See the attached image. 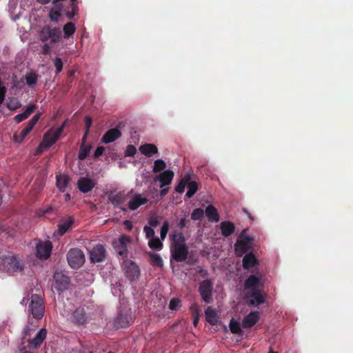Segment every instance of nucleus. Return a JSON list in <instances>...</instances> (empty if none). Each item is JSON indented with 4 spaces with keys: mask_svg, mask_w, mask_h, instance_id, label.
Instances as JSON below:
<instances>
[{
    "mask_svg": "<svg viewBox=\"0 0 353 353\" xmlns=\"http://www.w3.org/2000/svg\"><path fill=\"white\" fill-rule=\"evenodd\" d=\"M77 12H78V6L77 5V10L74 11V10H73V8L72 7V10L71 12H68L66 13V16L69 18V19H72L75 14H77Z\"/></svg>",
    "mask_w": 353,
    "mask_h": 353,
    "instance_id": "obj_55",
    "label": "nucleus"
},
{
    "mask_svg": "<svg viewBox=\"0 0 353 353\" xmlns=\"http://www.w3.org/2000/svg\"><path fill=\"white\" fill-rule=\"evenodd\" d=\"M205 214L208 217L209 220L213 222H218L219 220V214L216 209L210 205L205 209Z\"/></svg>",
    "mask_w": 353,
    "mask_h": 353,
    "instance_id": "obj_31",
    "label": "nucleus"
},
{
    "mask_svg": "<svg viewBox=\"0 0 353 353\" xmlns=\"http://www.w3.org/2000/svg\"><path fill=\"white\" fill-rule=\"evenodd\" d=\"M64 126L65 123H63V125L57 130L54 131L53 130H50L47 133H46L41 143L39 144V146L37 149V152H41L54 144L59 139Z\"/></svg>",
    "mask_w": 353,
    "mask_h": 353,
    "instance_id": "obj_5",
    "label": "nucleus"
},
{
    "mask_svg": "<svg viewBox=\"0 0 353 353\" xmlns=\"http://www.w3.org/2000/svg\"><path fill=\"white\" fill-rule=\"evenodd\" d=\"M106 251L103 245H97L90 250V259L92 263H99L105 260Z\"/></svg>",
    "mask_w": 353,
    "mask_h": 353,
    "instance_id": "obj_16",
    "label": "nucleus"
},
{
    "mask_svg": "<svg viewBox=\"0 0 353 353\" xmlns=\"http://www.w3.org/2000/svg\"><path fill=\"white\" fill-rule=\"evenodd\" d=\"M130 240L129 236L123 235L113 242V246L119 255L121 256H127V245L130 243Z\"/></svg>",
    "mask_w": 353,
    "mask_h": 353,
    "instance_id": "obj_13",
    "label": "nucleus"
},
{
    "mask_svg": "<svg viewBox=\"0 0 353 353\" xmlns=\"http://www.w3.org/2000/svg\"><path fill=\"white\" fill-rule=\"evenodd\" d=\"M143 231L145 234V236L148 239L154 238V230L149 226H145L143 228Z\"/></svg>",
    "mask_w": 353,
    "mask_h": 353,
    "instance_id": "obj_47",
    "label": "nucleus"
},
{
    "mask_svg": "<svg viewBox=\"0 0 353 353\" xmlns=\"http://www.w3.org/2000/svg\"><path fill=\"white\" fill-rule=\"evenodd\" d=\"M52 249L50 241L39 242L37 245V256L41 259H47L51 254Z\"/></svg>",
    "mask_w": 353,
    "mask_h": 353,
    "instance_id": "obj_17",
    "label": "nucleus"
},
{
    "mask_svg": "<svg viewBox=\"0 0 353 353\" xmlns=\"http://www.w3.org/2000/svg\"><path fill=\"white\" fill-rule=\"evenodd\" d=\"M39 3L41 4H47L51 0H37Z\"/></svg>",
    "mask_w": 353,
    "mask_h": 353,
    "instance_id": "obj_59",
    "label": "nucleus"
},
{
    "mask_svg": "<svg viewBox=\"0 0 353 353\" xmlns=\"http://www.w3.org/2000/svg\"><path fill=\"white\" fill-rule=\"evenodd\" d=\"M88 319V314L83 307H77L70 317V320L76 325H83L87 323Z\"/></svg>",
    "mask_w": 353,
    "mask_h": 353,
    "instance_id": "obj_14",
    "label": "nucleus"
},
{
    "mask_svg": "<svg viewBox=\"0 0 353 353\" xmlns=\"http://www.w3.org/2000/svg\"><path fill=\"white\" fill-rule=\"evenodd\" d=\"M139 150L141 154L148 157H150L158 152L157 147L152 143L143 144L139 147Z\"/></svg>",
    "mask_w": 353,
    "mask_h": 353,
    "instance_id": "obj_25",
    "label": "nucleus"
},
{
    "mask_svg": "<svg viewBox=\"0 0 353 353\" xmlns=\"http://www.w3.org/2000/svg\"><path fill=\"white\" fill-rule=\"evenodd\" d=\"M243 212L248 215V216L250 219H252V220L253 219L252 217L251 216L250 214H249L248 211L245 208H243Z\"/></svg>",
    "mask_w": 353,
    "mask_h": 353,
    "instance_id": "obj_62",
    "label": "nucleus"
},
{
    "mask_svg": "<svg viewBox=\"0 0 353 353\" xmlns=\"http://www.w3.org/2000/svg\"><path fill=\"white\" fill-rule=\"evenodd\" d=\"M26 83L30 85H34L37 82V75L35 73H28L26 74Z\"/></svg>",
    "mask_w": 353,
    "mask_h": 353,
    "instance_id": "obj_39",
    "label": "nucleus"
},
{
    "mask_svg": "<svg viewBox=\"0 0 353 353\" xmlns=\"http://www.w3.org/2000/svg\"><path fill=\"white\" fill-rule=\"evenodd\" d=\"M39 119V114H35L28 123L27 126L23 128L19 134H14V138L17 142L21 143L25 139V137L29 134V132L32 130L34 126L38 122Z\"/></svg>",
    "mask_w": 353,
    "mask_h": 353,
    "instance_id": "obj_15",
    "label": "nucleus"
},
{
    "mask_svg": "<svg viewBox=\"0 0 353 353\" xmlns=\"http://www.w3.org/2000/svg\"><path fill=\"white\" fill-rule=\"evenodd\" d=\"M168 192V188H163L161 190L160 192V195L161 196H164Z\"/></svg>",
    "mask_w": 353,
    "mask_h": 353,
    "instance_id": "obj_57",
    "label": "nucleus"
},
{
    "mask_svg": "<svg viewBox=\"0 0 353 353\" xmlns=\"http://www.w3.org/2000/svg\"><path fill=\"white\" fill-rule=\"evenodd\" d=\"M180 301L178 299H173L170 301L169 307L172 310H176L179 307Z\"/></svg>",
    "mask_w": 353,
    "mask_h": 353,
    "instance_id": "obj_49",
    "label": "nucleus"
},
{
    "mask_svg": "<svg viewBox=\"0 0 353 353\" xmlns=\"http://www.w3.org/2000/svg\"><path fill=\"white\" fill-rule=\"evenodd\" d=\"M190 180V174H185L181 181L179 183V184L176 186L175 190L179 193H183L185 190V187L187 184V183Z\"/></svg>",
    "mask_w": 353,
    "mask_h": 353,
    "instance_id": "obj_35",
    "label": "nucleus"
},
{
    "mask_svg": "<svg viewBox=\"0 0 353 353\" xmlns=\"http://www.w3.org/2000/svg\"><path fill=\"white\" fill-rule=\"evenodd\" d=\"M76 30L75 25L72 23L69 22L67 23L63 28V37L65 39L69 38L71 35H72Z\"/></svg>",
    "mask_w": 353,
    "mask_h": 353,
    "instance_id": "obj_34",
    "label": "nucleus"
},
{
    "mask_svg": "<svg viewBox=\"0 0 353 353\" xmlns=\"http://www.w3.org/2000/svg\"><path fill=\"white\" fill-rule=\"evenodd\" d=\"M60 16L59 11L55 10L50 12V18L52 21H57Z\"/></svg>",
    "mask_w": 353,
    "mask_h": 353,
    "instance_id": "obj_50",
    "label": "nucleus"
},
{
    "mask_svg": "<svg viewBox=\"0 0 353 353\" xmlns=\"http://www.w3.org/2000/svg\"><path fill=\"white\" fill-rule=\"evenodd\" d=\"M203 215V210L200 208H196L193 210L192 214H191V219L192 220H199L200 219Z\"/></svg>",
    "mask_w": 353,
    "mask_h": 353,
    "instance_id": "obj_42",
    "label": "nucleus"
},
{
    "mask_svg": "<svg viewBox=\"0 0 353 353\" xmlns=\"http://www.w3.org/2000/svg\"><path fill=\"white\" fill-rule=\"evenodd\" d=\"M221 234L224 236H230L235 230L234 225L230 221H223L220 225Z\"/></svg>",
    "mask_w": 353,
    "mask_h": 353,
    "instance_id": "obj_26",
    "label": "nucleus"
},
{
    "mask_svg": "<svg viewBox=\"0 0 353 353\" xmlns=\"http://www.w3.org/2000/svg\"><path fill=\"white\" fill-rule=\"evenodd\" d=\"M174 172L173 171L170 170H167L161 173L159 176H156L154 178V181H159L160 184V188H163L167 185H169L171 183L173 177H174Z\"/></svg>",
    "mask_w": 353,
    "mask_h": 353,
    "instance_id": "obj_19",
    "label": "nucleus"
},
{
    "mask_svg": "<svg viewBox=\"0 0 353 353\" xmlns=\"http://www.w3.org/2000/svg\"><path fill=\"white\" fill-rule=\"evenodd\" d=\"M259 313L258 312H252L245 316L242 321L243 328H250L254 325L259 321Z\"/></svg>",
    "mask_w": 353,
    "mask_h": 353,
    "instance_id": "obj_22",
    "label": "nucleus"
},
{
    "mask_svg": "<svg viewBox=\"0 0 353 353\" xmlns=\"http://www.w3.org/2000/svg\"><path fill=\"white\" fill-rule=\"evenodd\" d=\"M85 121V134L83 136V139H85L88 132H89L90 128L92 125V119H91V118L86 117Z\"/></svg>",
    "mask_w": 353,
    "mask_h": 353,
    "instance_id": "obj_51",
    "label": "nucleus"
},
{
    "mask_svg": "<svg viewBox=\"0 0 353 353\" xmlns=\"http://www.w3.org/2000/svg\"><path fill=\"white\" fill-rule=\"evenodd\" d=\"M172 243L170 248L172 257L177 262L186 260L188 250L185 245V240L182 233L175 232L172 234Z\"/></svg>",
    "mask_w": 353,
    "mask_h": 353,
    "instance_id": "obj_2",
    "label": "nucleus"
},
{
    "mask_svg": "<svg viewBox=\"0 0 353 353\" xmlns=\"http://www.w3.org/2000/svg\"><path fill=\"white\" fill-rule=\"evenodd\" d=\"M148 256L151 261V264L154 266H157L159 268L163 267V261L159 254L154 252H148Z\"/></svg>",
    "mask_w": 353,
    "mask_h": 353,
    "instance_id": "obj_33",
    "label": "nucleus"
},
{
    "mask_svg": "<svg viewBox=\"0 0 353 353\" xmlns=\"http://www.w3.org/2000/svg\"><path fill=\"white\" fill-rule=\"evenodd\" d=\"M212 282L206 279L199 285V292L202 299L207 303L212 301Z\"/></svg>",
    "mask_w": 353,
    "mask_h": 353,
    "instance_id": "obj_12",
    "label": "nucleus"
},
{
    "mask_svg": "<svg viewBox=\"0 0 353 353\" xmlns=\"http://www.w3.org/2000/svg\"><path fill=\"white\" fill-rule=\"evenodd\" d=\"M6 92L7 88L0 79V105L3 103V101L5 100Z\"/></svg>",
    "mask_w": 353,
    "mask_h": 353,
    "instance_id": "obj_43",
    "label": "nucleus"
},
{
    "mask_svg": "<svg viewBox=\"0 0 353 353\" xmlns=\"http://www.w3.org/2000/svg\"><path fill=\"white\" fill-rule=\"evenodd\" d=\"M90 152V148L87 147H81L79 152V158L81 160L85 159Z\"/></svg>",
    "mask_w": 353,
    "mask_h": 353,
    "instance_id": "obj_44",
    "label": "nucleus"
},
{
    "mask_svg": "<svg viewBox=\"0 0 353 353\" xmlns=\"http://www.w3.org/2000/svg\"><path fill=\"white\" fill-rule=\"evenodd\" d=\"M206 321L211 325H214L219 321V316L217 312L212 307H208L205 311Z\"/></svg>",
    "mask_w": 353,
    "mask_h": 353,
    "instance_id": "obj_24",
    "label": "nucleus"
},
{
    "mask_svg": "<svg viewBox=\"0 0 353 353\" xmlns=\"http://www.w3.org/2000/svg\"><path fill=\"white\" fill-rule=\"evenodd\" d=\"M166 167V163L161 159H157L154 163L153 172H159L164 170Z\"/></svg>",
    "mask_w": 353,
    "mask_h": 353,
    "instance_id": "obj_38",
    "label": "nucleus"
},
{
    "mask_svg": "<svg viewBox=\"0 0 353 353\" xmlns=\"http://www.w3.org/2000/svg\"><path fill=\"white\" fill-rule=\"evenodd\" d=\"M148 223L150 227H157L159 224V218L158 216H153L149 219Z\"/></svg>",
    "mask_w": 353,
    "mask_h": 353,
    "instance_id": "obj_52",
    "label": "nucleus"
},
{
    "mask_svg": "<svg viewBox=\"0 0 353 353\" xmlns=\"http://www.w3.org/2000/svg\"><path fill=\"white\" fill-rule=\"evenodd\" d=\"M54 287L59 292H63L70 285V278L62 272H56L54 274Z\"/></svg>",
    "mask_w": 353,
    "mask_h": 353,
    "instance_id": "obj_10",
    "label": "nucleus"
},
{
    "mask_svg": "<svg viewBox=\"0 0 353 353\" xmlns=\"http://www.w3.org/2000/svg\"><path fill=\"white\" fill-rule=\"evenodd\" d=\"M187 222H188V220H186L185 218H182L181 219V220L179 221V223H178V226L180 228H183L184 227L186 226V224H187Z\"/></svg>",
    "mask_w": 353,
    "mask_h": 353,
    "instance_id": "obj_56",
    "label": "nucleus"
},
{
    "mask_svg": "<svg viewBox=\"0 0 353 353\" xmlns=\"http://www.w3.org/2000/svg\"><path fill=\"white\" fill-rule=\"evenodd\" d=\"M245 288L248 290L247 298L251 305H259L265 301L262 275L249 276L245 280Z\"/></svg>",
    "mask_w": 353,
    "mask_h": 353,
    "instance_id": "obj_1",
    "label": "nucleus"
},
{
    "mask_svg": "<svg viewBox=\"0 0 353 353\" xmlns=\"http://www.w3.org/2000/svg\"><path fill=\"white\" fill-rule=\"evenodd\" d=\"M121 132L118 128H112L104 134L101 141L104 143H112L121 137Z\"/></svg>",
    "mask_w": 353,
    "mask_h": 353,
    "instance_id": "obj_20",
    "label": "nucleus"
},
{
    "mask_svg": "<svg viewBox=\"0 0 353 353\" xmlns=\"http://www.w3.org/2000/svg\"><path fill=\"white\" fill-rule=\"evenodd\" d=\"M44 303L43 299L38 294L31 296V302L29 305V312L33 317L40 319L44 314Z\"/></svg>",
    "mask_w": 353,
    "mask_h": 353,
    "instance_id": "obj_6",
    "label": "nucleus"
},
{
    "mask_svg": "<svg viewBox=\"0 0 353 353\" xmlns=\"http://www.w3.org/2000/svg\"><path fill=\"white\" fill-rule=\"evenodd\" d=\"M34 110L35 105H30L23 113L16 115L14 117V120L16 121V123H19L20 122L26 120L31 114H32Z\"/></svg>",
    "mask_w": 353,
    "mask_h": 353,
    "instance_id": "obj_28",
    "label": "nucleus"
},
{
    "mask_svg": "<svg viewBox=\"0 0 353 353\" xmlns=\"http://www.w3.org/2000/svg\"><path fill=\"white\" fill-rule=\"evenodd\" d=\"M133 318L132 312L129 309L121 310L117 317L115 319L114 325L118 327H125L130 325L132 322Z\"/></svg>",
    "mask_w": 353,
    "mask_h": 353,
    "instance_id": "obj_11",
    "label": "nucleus"
},
{
    "mask_svg": "<svg viewBox=\"0 0 353 353\" xmlns=\"http://www.w3.org/2000/svg\"><path fill=\"white\" fill-rule=\"evenodd\" d=\"M51 51V47L48 43H45L42 48L43 54H49Z\"/></svg>",
    "mask_w": 353,
    "mask_h": 353,
    "instance_id": "obj_54",
    "label": "nucleus"
},
{
    "mask_svg": "<svg viewBox=\"0 0 353 353\" xmlns=\"http://www.w3.org/2000/svg\"><path fill=\"white\" fill-rule=\"evenodd\" d=\"M256 263V259L252 254H248L243 259V266L245 269L252 268Z\"/></svg>",
    "mask_w": 353,
    "mask_h": 353,
    "instance_id": "obj_32",
    "label": "nucleus"
},
{
    "mask_svg": "<svg viewBox=\"0 0 353 353\" xmlns=\"http://www.w3.org/2000/svg\"><path fill=\"white\" fill-rule=\"evenodd\" d=\"M137 152L136 148L132 145H129L127 146L126 150L125 151V155L126 157H134Z\"/></svg>",
    "mask_w": 353,
    "mask_h": 353,
    "instance_id": "obj_45",
    "label": "nucleus"
},
{
    "mask_svg": "<svg viewBox=\"0 0 353 353\" xmlns=\"http://www.w3.org/2000/svg\"><path fill=\"white\" fill-rule=\"evenodd\" d=\"M30 331H32V330L29 329V328H26L24 330V334L26 335L28 334V332H30Z\"/></svg>",
    "mask_w": 353,
    "mask_h": 353,
    "instance_id": "obj_64",
    "label": "nucleus"
},
{
    "mask_svg": "<svg viewBox=\"0 0 353 353\" xmlns=\"http://www.w3.org/2000/svg\"><path fill=\"white\" fill-rule=\"evenodd\" d=\"M230 329L231 332L234 334H241V329L240 324L235 321L234 319H232L230 323Z\"/></svg>",
    "mask_w": 353,
    "mask_h": 353,
    "instance_id": "obj_40",
    "label": "nucleus"
},
{
    "mask_svg": "<svg viewBox=\"0 0 353 353\" xmlns=\"http://www.w3.org/2000/svg\"><path fill=\"white\" fill-rule=\"evenodd\" d=\"M188 185V192H186V196L188 198H191L197 191L198 185L195 181H190V180L187 183Z\"/></svg>",
    "mask_w": 353,
    "mask_h": 353,
    "instance_id": "obj_36",
    "label": "nucleus"
},
{
    "mask_svg": "<svg viewBox=\"0 0 353 353\" xmlns=\"http://www.w3.org/2000/svg\"><path fill=\"white\" fill-rule=\"evenodd\" d=\"M148 201V199L143 196L141 194H130L128 201V208L133 211L138 209L141 205L145 204Z\"/></svg>",
    "mask_w": 353,
    "mask_h": 353,
    "instance_id": "obj_18",
    "label": "nucleus"
},
{
    "mask_svg": "<svg viewBox=\"0 0 353 353\" xmlns=\"http://www.w3.org/2000/svg\"><path fill=\"white\" fill-rule=\"evenodd\" d=\"M168 230H169V223L167 221H165L163 222V225L161 228V232H160L161 239L162 240H164L165 238L166 237Z\"/></svg>",
    "mask_w": 353,
    "mask_h": 353,
    "instance_id": "obj_41",
    "label": "nucleus"
},
{
    "mask_svg": "<svg viewBox=\"0 0 353 353\" xmlns=\"http://www.w3.org/2000/svg\"><path fill=\"white\" fill-rule=\"evenodd\" d=\"M23 269L22 262L14 255H8L0 258V270L8 273L21 271Z\"/></svg>",
    "mask_w": 353,
    "mask_h": 353,
    "instance_id": "obj_3",
    "label": "nucleus"
},
{
    "mask_svg": "<svg viewBox=\"0 0 353 353\" xmlns=\"http://www.w3.org/2000/svg\"><path fill=\"white\" fill-rule=\"evenodd\" d=\"M54 65L56 68V73H59L63 68V63L61 59L59 57H56L54 61Z\"/></svg>",
    "mask_w": 353,
    "mask_h": 353,
    "instance_id": "obj_46",
    "label": "nucleus"
},
{
    "mask_svg": "<svg viewBox=\"0 0 353 353\" xmlns=\"http://www.w3.org/2000/svg\"><path fill=\"white\" fill-rule=\"evenodd\" d=\"M67 260L71 268H78L84 263L85 256L81 250L73 248L70 250L68 252Z\"/></svg>",
    "mask_w": 353,
    "mask_h": 353,
    "instance_id": "obj_7",
    "label": "nucleus"
},
{
    "mask_svg": "<svg viewBox=\"0 0 353 353\" xmlns=\"http://www.w3.org/2000/svg\"><path fill=\"white\" fill-rule=\"evenodd\" d=\"M73 219L71 216L63 220L59 225L58 232L60 235L65 234L73 223Z\"/></svg>",
    "mask_w": 353,
    "mask_h": 353,
    "instance_id": "obj_29",
    "label": "nucleus"
},
{
    "mask_svg": "<svg viewBox=\"0 0 353 353\" xmlns=\"http://www.w3.org/2000/svg\"><path fill=\"white\" fill-rule=\"evenodd\" d=\"M198 322H199V317L198 316H195L194 319V321H193L194 325L196 326Z\"/></svg>",
    "mask_w": 353,
    "mask_h": 353,
    "instance_id": "obj_61",
    "label": "nucleus"
},
{
    "mask_svg": "<svg viewBox=\"0 0 353 353\" xmlns=\"http://www.w3.org/2000/svg\"><path fill=\"white\" fill-rule=\"evenodd\" d=\"M104 150H105L104 147H103V146L97 147V148L96 149L95 152H94V157H100L101 155L103 154Z\"/></svg>",
    "mask_w": 353,
    "mask_h": 353,
    "instance_id": "obj_53",
    "label": "nucleus"
},
{
    "mask_svg": "<svg viewBox=\"0 0 353 353\" xmlns=\"http://www.w3.org/2000/svg\"><path fill=\"white\" fill-rule=\"evenodd\" d=\"M39 36L43 42L50 40L51 43H57L61 38L62 33L60 28L44 26L41 29Z\"/></svg>",
    "mask_w": 353,
    "mask_h": 353,
    "instance_id": "obj_4",
    "label": "nucleus"
},
{
    "mask_svg": "<svg viewBox=\"0 0 353 353\" xmlns=\"http://www.w3.org/2000/svg\"><path fill=\"white\" fill-rule=\"evenodd\" d=\"M132 191L125 192H119L114 196H112L110 199L112 203L115 206H119L123 204L126 201L129 199V196L132 194Z\"/></svg>",
    "mask_w": 353,
    "mask_h": 353,
    "instance_id": "obj_23",
    "label": "nucleus"
},
{
    "mask_svg": "<svg viewBox=\"0 0 353 353\" xmlns=\"http://www.w3.org/2000/svg\"><path fill=\"white\" fill-rule=\"evenodd\" d=\"M70 181L69 177L65 174H61L57 176V187L61 192H64Z\"/></svg>",
    "mask_w": 353,
    "mask_h": 353,
    "instance_id": "obj_30",
    "label": "nucleus"
},
{
    "mask_svg": "<svg viewBox=\"0 0 353 353\" xmlns=\"http://www.w3.org/2000/svg\"><path fill=\"white\" fill-rule=\"evenodd\" d=\"M252 241L250 236L245 234V230H243L239 235L235 244L236 252L241 255L245 253L250 248V243Z\"/></svg>",
    "mask_w": 353,
    "mask_h": 353,
    "instance_id": "obj_9",
    "label": "nucleus"
},
{
    "mask_svg": "<svg viewBox=\"0 0 353 353\" xmlns=\"http://www.w3.org/2000/svg\"><path fill=\"white\" fill-rule=\"evenodd\" d=\"M46 336V330L45 329L40 330V331L37 332L34 339L30 342V345L34 347L39 346L43 343Z\"/></svg>",
    "mask_w": 353,
    "mask_h": 353,
    "instance_id": "obj_27",
    "label": "nucleus"
},
{
    "mask_svg": "<svg viewBox=\"0 0 353 353\" xmlns=\"http://www.w3.org/2000/svg\"><path fill=\"white\" fill-rule=\"evenodd\" d=\"M21 105L20 103L17 100H12L7 103V108L9 110H15Z\"/></svg>",
    "mask_w": 353,
    "mask_h": 353,
    "instance_id": "obj_48",
    "label": "nucleus"
},
{
    "mask_svg": "<svg viewBox=\"0 0 353 353\" xmlns=\"http://www.w3.org/2000/svg\"><path fill=\"white\" fill-rule=\"evenodd\" d=\"M122 269L126 277L132 281L139 277L140 270L138 265L130 260H125L123 262Z\"/></svg>",
    "mask_w": 353,
    "mask_h": 353,
    "instance_id": "obj_8",
    "label": "nucleus"
},
{
    "mask_svg": "<svg viewBox=\"0 0 353 353\" xmlns=\"http://www.w3.org/2000/svg\"><path fill=\"white\" fill-rule=\"evenodd\" d=\"M94 184L93 180L86 177L80 178L77 183L79 190L83 193L90 192L94 188Z\"/></svg>",
    "mask_w": 353,
    "mask_h": 353,
    "instance_id": "obj_21",
    "label": "nucleus"
},
{
    "mask_svg": "<svg viewBox=\"0 0 353 353\" xmlns=\"http://www.w3.org/2000/svg\"><path fill=\"white\" fill-rule=\"evenodd\" d=\"M148 245L151 249L161 250L163 243L159 238H152L148 241Z\"/></svg>",
    "mask_w": 353,
    "mask_h": 353,
    "instance_id": "obj_37",
    "label": "nucleus"
},
{
    "mask_svg": "<svg viewBox=\"0 0 353 353\" xmlns=\"http://www.w3.org/2000/svg\"><path fill=\"white\" fill-rule=\"evenodd\" d=\"M72 1L71 6L73 8L74 11L77 10V0H70Z\"/></svg>",
    "mask_w": 353,
    "mask_h": 353,
    "instance_id": "obj_58",
    "label": "nucleus"
},
{
    "mask_svg": "<svg viewBox=\"0 0 353 353\" xmlns=\"http://www.w3.org/2000/svg\"><path fill=\"white\" fill-rule=\"evenodd\" d=\"M28 301V299L23 298V299H22V301H21V303L22 305H23V304H26V303H27Z\"/></svg>",
    "mask_w": 353,
    "mask_h": 353,
    "instance_id": "obj_63",
    "label": "nucleus"
},
{
    "mask_svg": "<svg viewBox=\"0 0 353 353\" xmlns=\"http://www.w3.org/2000/svg\"><path fill=\"white\" fill-rule=\"evenodd\" d=\"M124 224L125 225H126L128 228H132V224H131V222L130 221H125L124 222Z\"/></svg>",
    "mask_w": 353,
    "mask_h": 353,
    "instance_id": "obj_60",
    "label": "nucleus"
}]
</instances>
